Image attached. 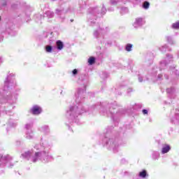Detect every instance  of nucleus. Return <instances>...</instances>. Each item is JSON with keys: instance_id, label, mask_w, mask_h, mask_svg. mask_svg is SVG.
<instances>
[{"instance_id": "1", "label": "nucleus", "mask_w": 179, "mask_h": 179, "mask_svg": "<svg viewBox=\"0 0 179 179\" xmlns=\"http://www.w3.org/2000/svg\"><path fill=\"white\" fill-rule=\"evenodd\" d=\"M31 113L34 115H38V114H41V108L38 106H35L31 109Z\"/></svg>"}, {"instance_id": "2", "label": "nucleus", "mask_w": 179, "mask_h": 179, "mask_svg": "<svg viewBox=\"0 0 179 179\" xmlns=\"http://www.w3.org/2000/svg\"><path fill=\"white\" fill-rule=\"evenodd\" d=\"M170 145H165L162 150V155H164L166 153H169V152H170Z\"/></svg>"}, {"instance_id": "3", "label": "nucleus", "mask_w": 179, "mask_h": 179, "mask_svg": "<svg viewBox=\"0 0 179 179\" xmlns=\"http://www.w3.org/2000/svg\"><path fill=\"white\" fill-rule=\"evenodd\" d=\"M56 45L57 47V50H62V48H64V43L61 41H57L56 42Z\"/></svg>"}, {"instance_id": "4", "label": "nucleus", "mask_w": 179, "mask_h": 179, "mask_svg": "<svg viewBox=\"0 0 179 179\" xmlns=\"http://www.w3.org/2000/svg\"><path fill=\"white\" fill-rule=\"evenodd\" d=\"M146 176H148V173L145 170H143V171L139 173V177H141V178H145Z\"/></svg>"}, {"instance_id": "5", "label": "nucleus", "mask_w": 179, "mask_h": 179, "mask_svg": "<svg viewBox=\"0 0 179 179\" xmlns=\"http://www.w3.org/2000/svg\"><path fill=\"white\" fill-rule=\"evenodd\" d=\"M150 6V3L148 1H144L143 3V8L144 9H149V7Z\"/></svg>"}, {"instance_id": "6", "label": "nucleus", "mask_w": 179, "mask_h": 179, "mask_svg": "<svg viewBox=\"0 0 179 179\" xmlns=\"http://www.w3.org/2000/svg\"><path fill=\"white\" fill-rule=\"evenodd\" d=\"M95 62L96 59L93 57H90L88 59V63L90 64V65H93V64H94Z\"/></svg>"}, {"instance_id": "7", "label": "nucleus", "mask_w": 179, "mask_h": 179, "mask_svg": "<svg viewBox=\"0 0 179 179\" xmlns=\"http://www.w3.org/2000/svg\"><path fill=\"white\" fill-rule=\"evenodd\" d=\"M45 51H46V52H52V46L46 45L45 46Z\"/></svg>"}, {"instance_id": "8", "label": "nucleus", "mask_w": 179, "mask_h": 179, "mask_svg": "<svg viewBox=\"0 0 179 179\" xmlns=\"http://www.w3.org/2000/svg\"><path fill=\"white\" fill-rule=\"evenodd\" d=\"M131 48H132V44L131 43H128L127 45H126V51H131Z\"/></svg>"}, {"instance_id": "9", "label": "nucleus", "mask_w": 179, "mask_h": 179, "mask_svg": "<svg viewBox=\"0 0 179 179\" xmlns=\"http://www.w3.org/2000/svg\"><path fill=\"white\" fill-rule=\"evenodd\" d=\"M173 29H179V22H175L172 24Z\"/></svg>"}, {"instance_id": "10", "label": "nucleus", "mask_w": 179, "mask_h": 179, "mask_svg": "<svg viewBox=\"0 0 179 179\" xmlns=\"http://www.w3.org/2000/svg\"><path fill=\"white\" fill-rule=\"evenodd\" d=\"M73 75H77L78 74V70L76 69L73 70Z\"/></svg>"}, {"instance_id": "11", "label": "nucleus", "mask_w": 179, "mask_h": 179, "mask_svg": "<svg viewBox=\"0 0 179 179\" xmlns=\"http://www.w3.org/2000/svg\"><path fill=\"white\" fill-rule=\"evenodd\" d=\"M143 114H148V110L146 109L143 110Z\"/></svg>"}, {"instance_id": "12", "label": "nucleus", "mask_w": 179, "mask_h": 179, "mask_svg": "<svg viewBox=\"0 0 179 179\" xmlns=\"http://www.w3.org/2000/svg\"><path fill=\"white\" fill-rule=\"evenodd\" d=\"M39 155H40V152H36V153H35V156H36V157H38Z\"/></svg>"}, {"instance_id": "13", "label": "nucleus", "mask_w": 179, "mask_h": 179, "mask_svg": "<svg viewBox=\"0 0 179 179\" xmlns=\"http://www.w3.org/2000/svg\"><path fill=\"white\" fill-rule=\"evenodd\" d=\"M26 153H27V155H30V152H26Z\"/></svg>"}, {"instance_id": "14", "label": "nucleus", "mask_w": 179, "mask_h": 179, "mask_svg": "<svg viewBox=\"0 0 179 179\" xmlns=\"http://www.w3.org/2000/svg\"><path fill=\"white\" fill-rule=\"evenodd\" d=\"M71 22H73V20H71Z\"/></svg>"}, {"instance_id": "15", "label": "nucleus", "mask_w": 179, "mask_h": 179, "mask_svg": "<svg viewBox=\"0 0 179 179\" xmlns=\"http://www.w3.org/2000/svg\"><path fill=\"white\" fill-rule=\"evenodd\" d=\"M0 21H1V17H0Z\"/></svg>"}]
</instances>
